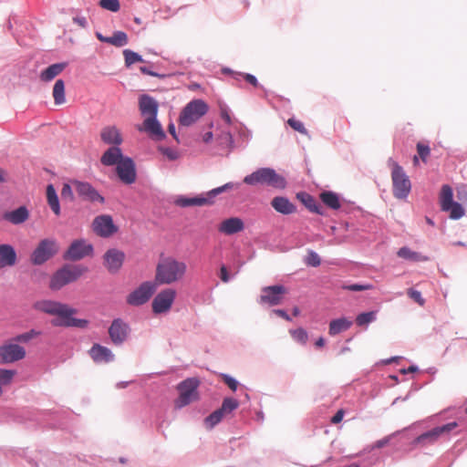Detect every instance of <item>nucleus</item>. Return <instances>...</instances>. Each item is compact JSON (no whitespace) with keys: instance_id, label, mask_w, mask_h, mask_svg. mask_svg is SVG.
Returning a JSON list of instances; mask_svg holds the SVG:
<instances>
[{"instance_id":"nucleus-1","label":"nucleus","mask_w":467,"mask_h":467,"mask_svg":"<svg viewBox=\"0 0 467 467\" xmlns=\"http://www.w3.org/2000/svg\"><path fill=\"white\" fill-rule=\"evenodd\" d=\"M35 308L46 314L56 316L57 318L51 322L55 327L85 328L88 325L87 319L74 317L77 309L67 304L53 300H42L35 304Z\"/></svg>"},{"instance_id":"nucleus-2","label":"nucleus","mask_w":467,"mask_h":467,"mask_svg":"<svg viewBox=\"0 0 467 467\" xmlns=\"http://www.w3.org/2000/svg\"><path fill=\"white\" fill-rule=\"evenodd\" d=\"M187 271V265L173 257L162 259L156 267L155 282L159 285H171L181 281Z\"/></svg>"},{"instance_id":"nucleus-3","label":"nucleus","mask_w":467,"mask_h":467,"mask_svg":"<svg viewBox=\"0 0 467 467\" xmlns=\"http://www.w3.org/2000/svg\"><path fill=\"white\" fill-rule=\"evenodd\" d=\"M244 182L248 185H266L276 189H284L286 185L285 179L274 169L260 168L244 178Z\"/></svg>"},{"instance_id":"nucleus-4","label":"nucleus","mask_w":467,"mask_h":467,"mask_svg":"<svg viewBox=\"0 0 467 467\" xmlns=\"http://www.w3.org/2000/svg\"><path fill=\"white\" fill-rule=\"evenodd\" d=\"M87 272L88 268L82 265H65L52 275L49 287L51 290L57 291L77 281Z\"/></svg>"},{"instance_id":"nucleus-5","label":"nucleus","mask_w":467,"mask_h":467,"mask_svg":"<svg viewBox=\"0 0 467 467\" xmlns=\"http://www.w3.org/2000/svg\"><path fill=\"white\" fill-rule=\"evenodd\" d=\"M391 180L393 184V195L398 199L406 198L410 192L411 183L402 167L397 162L392 163Z\"/></svg>"},{"instance_id":"nucleus-6","label":"nucleus","mask_w":467,"mask_h":467,"mask_svg":"<svg viewBox=\"0 0 467 467\" xmlns=\"http://www.w3.org/2000/svg\"><path fill=\"white\" fill-rule=\"evenodd\" d=\"M199 384V380L194 378H190L182 381L177 387L180 395L175 400V407L181 409L191 402L197 400V389Z\"/></svg>"},{"instance_id":"nucleus-7","label":"nucleus","mask_w":467,"mask_h":467,"mask_svg":"<svg viewBox=\"0 0 467 467\" xmlns=\"http://www.w3.org/2000/svg\"><path fill=\"white\" fill-rule=\"evenodd\" d=\"M207 104L202 99H194L188 103L182 109L179 122L182 126H190L206 114Z\"/></svg>"},{"instance_id":"nucleus-8","label":"nucleus","mask_w":467,"mask_h":467,"mask_svg":"<svg viewBox=\"0 0 467 467\" xmlns=\"http://www.w3.org/2000/svg\"><path fill=\"white\" fill-rule=\"evenodd\" d=\"M234 187V184L233 182H227L223 186L211 190L210 192H207L206 196L181 198L177 201V203L182 207L211 205L213 203V199L218 194L227 190H232Z\"/></svg>"},{"instance_id":"nucleus-9","label":"nucleus","mask_w":467,"mask_h":467,"mask_svg":"<svg viewBox=\"0 0 467 467\" xmlns=\"http://www.w3.org/2000/svg\"><path fill=\"white\" fill-rule=\"evenodd\" d=\"M26 351L12 338L0 345V364H11L25 358Z\"/></svg>"},{"instance_id":"nucleus-10","label":"nucleus","mask_w":467,"mask_h":467,"mask_svg":"<svg viewBox=\"0 0 467 467\" xmlns=\"http://www.w3.org/2000/svg\"><path fill=\"white\" fill-rule=\"evenodd\" d=\"M57 242L53 239H43L33 251L30 260L33 265H39L46 263L57 253Z\"/></svg>"},{"instance_id":"nucleus-11","label":"nucleus","mask_w":467,"mask_h":467,"mask_svg":"<svg viewBox=\"0 0 467 467\" xmlns=\"http://www.w3.org/2000/svg\"><path fill=\"white\" fill-rule=\"evenodd\" d=\"M458 426L457 422L452 421L450 423H447L445 425L433 428L432 430L426 431L422 433L421 435L418 436L414 441V445H420V446H429L433 443H435L439 438L443 435L447 434L452 430H454Z\"/></svg>"},{"instance_id":"nucleus-12","label":"nucleus","mask_w":467,"mask_h":467,"mask_svg":"<svg viewBox=\"0 0 467 467\" xmlns=\"http://www.w3.org/2000/svg\"><path fill=\"white\" fill-rule=\"evenodd\" d=\"M287 289L281 285H270L262 288L259 303L268 306H277L283 302Z\"/></svg>"},{"instance_id":"nucleus-13","label":"nucleus","mask_w":467,"mask_h":467,"mask_svg":"<svg viewBox=\"0 0 467 467\" xmlns=\"http://www.w3.org/2000/svg\"><path fill=\"white\" fill-rule=\"evenodd\" d=\"M155 290L154 283L144 282L127 296V303L130 306L143 305L151 297Z\"/></svg>"},{"instance_id":"nucleus-14","label":"nucleus","mask_w":467,"mask_h":467,"mask_svg":"<svg viewBox=\"0 0 467 467\" xmlns=\"http://www.w3.org/2000/svg\"><path fill=\"white\" fill-rule=\"evenodd\" d=\"M92 229L97 235L104 238L109 237L118 232V227L109 214L97 216L93 220Z\"/></svg>"},{"instance_id":"nucleus-15","label":"nucleus","mask_w":467,"mask_h":467,"mask_svg":"<svg viewBox=\"0 0 467 467\" xmlns=\"http://www.w3.org/2000/svg\"><path fill=\"white\" fill-rule=\"evenodd\" d=\"M175 297L176 291L172 288H166L161 291L152 301V311L155 314H161L169 311L174 302Z\"/></svg>"},{"instance_id":"nucleus-16","label":"nucleus","mask_w":467,"mask_h":467,"mask_svg":"<svg viewBox=\"0 0 467 467\" xmlns=\"http://www.w3.org/2000/svg\"><path fill=\"white\" fill-rule=\"evenodd\" d=\"M116 172L120 182L125 184H132L137 180L135 163L130 157H125L118 163Z\"/></svg>"},{"instance_id":"nucleus-17","label":"nucleus","mask_w":467,"mask_h":467,"mask_svg":"<svg viewBox=\"0 0 467 467\" xmlns=\"http://www.w3.org/2000/svg\"><path fill=\"white\" fill-rule=\"evenodd\" d=\"M92 253V244L87 243L85 240L80 239L72 242L64 257L67 260L78 261L84 258L85 256L91 255Z\"/></svg>"},{"instance_id":"nucleus-18","label":"nucleus","mask_w":467,"mask_h":467,"mask_svg":"<svg viewBox=\"0 0 467 467\" xmlns=\"http://www.w3.org/2000/svg\"><path fill=\"white\" fill-rule=\"evenodd\" d=\"M129 333V325L120 318L114 319L109 327V336L115 345L122 344L128 338Z\"/></svg>"},{"instance_id":"nucleus-19","label":"nucleus","mask_w":467,"mask_h":467,"mask_svg":"<svg viewBox=\"0 0 467 467\" xmlns=\"http://www.w3.org/2000/svg\"><path fill=\"white\" fill-rule=\"evenodd\" d=\"M103 258L104 265L108 271L110 273H117L122 266L125 259V254L122 251L113 248L108 250Z\"/></svg>"},{"instance_id":"nucleus-20","label":"nucleus","mask_w":467,"mask_h":467,"mask_svg":"<svg viewBox=\"0 0 467 467\" xmlns=\"http://www.w3.org/2000/svg\"><path fill=\"white\" fill-rule=\"evenodd\" d=\"M138 130L145 131L156 140H161L165 138V133L157 117L146 118L143 123L138 127Z\"/></svg>"},{"instance_id":"nucleus-21","label":"nucleus","mask_w":467,"mask_h":467,"mask_svg":"<svg viewBox=\"0 0 467 467\" xmlns=\"http://www.w3.org/2000/svg\"><path fill=\"white\" fill-rule=\"evenodd\" d=\"M73 184L78 194L83 199L89 202H99L100 203L105 202L104 197L101 196L88 182L75 181L73 182Z\"/></svg>"},{"instance_id":"nucleus-22","label":"nucleus","mask_w":467,"mask_h":467,"mask_svg":"<svg viewBox=\"0 0 467 467\" xmlns=\"http://www.w3.org/2000/svg\"><path fill=\"white\" fill-rule=\"evenodd\" d=\"M139 109L143 117L153 118L157 117L159 104L149 95H141L139 99Z\"/></svg>"},{"instance_id":"nucleus-23","label":"nucleus","mask_w":467,"mask_h":467,"mask_svg":"<svg viewBox=\"0 0 467 467\" xmlns=\"http://www.w3.org/2000/svg\"><path fill=\"white\" fill-rule=\"evenodd\" d=\"M244 229V223L239 217H231L223 220L218 226V231L226 235H232L242 232Z\"/></svg>"},{"instance_id":"nucleus-24","label":"nucleus","mask_w":467,"mask_h":467,"mask_svg":"<svg viewBox=\"0 0 467 467\" xmlns=\"http://www.w3.org/2000/svg\"><path fill=\"white\" fill-rule=\"evenodd\" d=\"M88 354L96 363H108L114 359V355L109 348L97 343L91 347L88 350Z\"/></svg>"},{"instance_id":"nucleus-25","label":"nucleus","mask_w":467,"mask_h":467,"mask_svg":"<svg viewBox=\"0 0 467 467\" xmlns=\"http://www.w3.org/2000/svg\"><path fill=\"white\" fill-rule=\"evenodd\" d=\"M16 263V253L10 244H0V268L15 265Z\"/></svg>"},{"instance_id":"nucleus-26","label":"nucleus","mask_w":467,"mask_h":467,"mask_svg":"<svg viewBox=\"0 0 467 467\" xmlns=\"http://www.w3.org/2000/svg\"><path fill=\"white\" fill-rule=\"evenodd\" d=\"M124 158L119 147H110L102 154L100 161L105 166H117Z\"/></svg>"},{"instance_id":"nucleus-27","label":"nucleus","mask_w":467,"mask_h":467,"mask_svg":"<svg viewBox=\"0 0 467 467\" xmlns=\"http://www.w3.org/2000/svg\"><path fill=\"white\" fill-rule=\"evenodd\" d=\"M100 137L103 142L112 145H119L122 142V137L119 130L114 126H109L102 129Z\"/></svg>"},{"instance_id":"nucleus-28","label":"nucleus","mask_w":467,"mask_h":467,"mask_svg":"<svg viewBox=\"0 0 467 467\" xmlns=\"http://www.w3.org/2000/svg\"><path fill=\"white\" fill-rule=\"evenodd\" d=\"M272 207L282 214H291L296 211V206L285 197L277 196L271 201Z\"/></svg>"},{"instance_id":"nucleus-29","label":"nucleus","mask_w":467,"mask_h":467,"mask_svg":"<svg viewBox=\"0 0 467 467\" xmlns=\"http://www.w3.org/2000/svg\"><path fill=\"white\" fill-rule=\"evenodd\" d=\"M28 217L29 213L25 206H21L12 212H6L3 214V218L13 224H20L26 222Z\"/></svg>"},{"instance_id":"nucleus-30","label":"nucleus","mask_w":467,"mask_h":467,"mask_svg":"<svg viewBox=\"0 0 467 467\" xmlns=\"http://www.w3.org/2000/svg\"><path fill=\"white\" fill-rule=\"evenodd\" d=\"M67 67V63H56L47 67L39 76L44 82H49L58 76Z\"/></svg>"},{"instance_id":"nucleus-31","label":"nucleus","mask_w":467,"mask_h":467,"mask_svg":"<svg viewBox=\"0 0 467 467\" xmlns=\"http://www.w3.org/2000/svg\"><path fill=\"white\" fill-rule=\"evenodd\" d=\"M323 204L330 209L338 210L341 207L342 202L337 193L323 191Z\"/></svg>"},{"instance_id":"nucleus-32","label":"nucleus","mask_w":467,"mask_h":467,"mask_svg":"<svg viewBox=\"0 0 467 467\" xmlns=\"http://www.w3.org/2000/svg\"><path fill=\"white\" fill-rule=\"evenodd\" d=\"M47 200L51 210L56 215L60 214V205L57 192L52 184L47 186Z\"/></svg>"},{"instance_id":"nucleus-33","label":"nucleus","mask_w":467,"mask_h":467,"mask_svg":"<svg viewBox=\"0 0 467 467\" xmlns=\"http://www.w3.org/2000/svg\"><path fill=\"white\" fill-rule=\"evenodd\" d=\"M351 324L352 322L345 317L335 319L329 324V334L335 336L346 331L350 327Z\"/></svg>"},{"instance_id":"nucleus-34","label":"nucleus","mask_w":467,"mask_h":467,"mask_svg":"<svg viewBox=\"0 0 467 467\" xmlns=\"http://www.w3.org/2000/svg\"><path fill=\"white\" fill-rule=\"evenodd\" d=\"M453 202V193L451 186L445 184L441 187L440 194V204L442 211H447Z\"/></svg>"},{"instance_id":"nucleus-35","label":"nucleus","mask_w":467,"mask_h":467,"mask_svg":"<svg viewBox=\"0 0 467 467\" xmlns=\"http://www.w3.org/2000/svg\"><path fill=\"white\" fill-rule=\"evenodd\" d=\"M397 254L400 258L413 262H424L428 260L427 256L422 255L420 253L414 252L406 246L400 248Z\"/></svg>"},{"instance_id":"nucleus-36","label":"nucleus","mask_w":467,"mask_h":467,"mask_svg":"<svg viewBox=\"0 0 467 467\" xmlns=\"http://www.w3.org/2000/svg\"><path fill=\"white\" fill-rule=\"evenodd\" d=\"M52 95L56 105H61L66 102L65 83L62 79H57L55 82Z\"/></svg>"},{"instance_id":"nucleus-37","label":"nucleus","mask_w":467,"mask_h":467,"mask_svg":"<svg viewBox=\"0 0 467 467\" xmlns=\"http://www.w3.org/2000/svg\"><path fill=\"white\" fill-rule=\"evenodd\" d=\"M108 44L115 47H123L128 44V36L123 31H117L111 36H109Z\"/></svg>"},{"instance_id":"nucleus-38","label":"nucleus","mask_w":467,"mask_h":467,"mask_svg":"<svg viewBox=\"0 0 467 467\" xmlns=\"http://www.w3.org/2000/svg\"><path fill=\"white\" fill-rule=\"evenodd\" d=\"M216 140L223 150H231L233 149L234 140L229 131H223Z\"/></svg>"},{"instance_id":"nucleus-39","label":"nucleus","mask_w":467,"mask_h":467,"mask_svg":"<svg viewBox=\"0 0 467 467\" xmlns=\"http://www.w3.org/2000/svg\"><path fill=\"white\" fill-rule=\"evenodd\" d=\"M15 375L13 369L0 368V396L3 393L2 386L10 384Z\"/></svg>"},{"instance_id":"nucleus-40","label":"nucleus","mask_w":467,"mask_h":467,"mask_svg":"<svg viewBox=\"0 0 467 467\" xmlns=\"http://www.w3.org/2000/svg\"><path fill=\"white\" fill-rule=\"evenodd\" d=\"M239 406V402L233 398H226L223 400V404L220 408L221 411L226 416L232 411L236 410Z\"/></svg>"},{"instance_id":"nucleus-41","label":"nucleus","mask_w":467,"mask_h":467,"mask_svg":"<svg viewBox=\"0 0 467 467\" xmlns=\"http://www.w3.org/2000/svg\"><path fill=\"white\" fill-rule=\"evenodd\" d=\"M225 415L221 411L220 409L214 410L205 419V424L207 428L212 429L218 424Z\"/></svg>"},{"instance_id":"nucleus-42","label":"nucleus","mask_w":467,"mask_h":467,"mask_svg":"<svg viewBox=\"0 0 467 467\" xmlns=\"http://www.w3.org/2000/svg\"><path fill=\"white\" fill-rule=\"evenodd\" d=\"M124 58H125V64L127 67L131 66L134 63L137 62H143V59L141 56H140L138 53L131 51L130 49H125L123 51Z\"/></svg>"},{"instance_id":"nucleus-43","label":"nucleus","mask_w":467,"mask_h":467,"mask_svg":"<svg viewBox=\"0 0 467 467\" xmlns=\"http://www.w3.org/2000/svg\"><path fill=\"white\" fill-rule=\"evenodd\" d=\"M446 212L450 213V218L453 220L460 219L464 215V209L460 203L455 202L451 203V206Z\"/></svg>"},{"instance_id":"nucleus-44","label":"nucleus","mask_w":467,"mask_h":467,"mask_svg":"<svg viewBox=\"0 0 467 467\" xmlns=\"http://www.w3.org/2000/svg\"><path fill=\"white\" fill-rule=\"evenodd\" d=\"M38 335H39V332L32 329V330L28 331V332H26V333H23V334H19V335L16 336L15 337H13L12 339L16 344L18 342H20V343H27L28 341H30L34 337H37Z\"/></svg>"},{"instance_id":"nucleus-45","label":"nucleus","mask_w":467,"mask_h":467,"mask_svg":"<svg viewBox=\"0 0 467 467\" xmlns=\"http://www.w3.org/2000/svg\"><path fill=\"white\" fill-rule=\"evenodd\" d=\"M290 334L292 336V337L294 338V340H296V342L300 343V344H306V341H307V333L305 329L303 328H296L295 330H290Z\"/></svg>"},{"instance_id":"nucleus-46","label":"nucleus","mask_w":467,"mask_h":467,"mask_svg":"<svg viewBox=\"0 0 467 467\" xmlns=\"http://www.w3.org/2000/svg\"><path fill=\"white\" fill-rule=\"evenodd\" d=\"M374 319H375L374 312H366V313L359 314L356 318V322L358 326L362 327V326L368 325V323L372 322Z\"/></svg>"},{"instance_id":"nucleus-47","label":"nucleus","mask_w":467,"mask_h":467,"mask_svg":"<svg viewBox=\"0 0 467 467\" xmlns=\"http://www.w3.org/2000/svg\"><path fill=\"white\" fill-rule=\"evenodd\" d=\"M99 5L111 12H118L120 8L119 0H100Z\"/></svg>"},{"instance_id":"nucleus-48","label":"nucleus","mask_w":467,"mask_h":467,"mask_svg":"<svg viewBox=\"0 0 467 467\" xmlns=\"http://www.w3.org/2000/svg\"><path fill=\"white\" fill-rule=\"evenodd\" d=\"M417 151H418V155L421 159V161L423 162H427V160L431 154L430 147L422 142H418L417 143Z\"/></svg>"},{"instance_id":"nucleus-49","label":"nucleus","mask_w":467,"mask_h":467,"mask_svg":"<svg viewBox=\"0 0 467 467\" xmlns=\"http://www.w3.org/2000/svg\"><path fill=\"white\" fill-rule=\"evenodd\" d=\"M296 198L300 200L308 209L314 210V200L311 195L306 192H301L296 193Z\"/></svg>"},{"instance_id":"nucleus-50","label":"nucleus","mask_w":467,"mask_h":467,"mask_svg":"<svg viewBox=\"0 0 467 467\" xmlns=\"http://www.w3.org/2000/svg\"><path fill=\"white\" fill-rule=\"evenodd\" d=\"M305 263L309 266H318L320 265L319 255L313 251H309L305 257Z\"/></svg>"},{"instance_id":"nucleus-51","label":"nucleus","mask_w":467,"mask_h":467,"mask_svg":"<svg viewBox=\"0 0 467 467\" xmlns=\"http://www.w3.org/2000/svg\"><path fill=\"white\" fill-rule=\"evenodd\" d=\"M159 151L161 152L170 161H175L179 158V152L169 147H159Z\"/></svg>"},{"instance_id":"nucleus-52","label":"nucleus","mask_w":467,"mask_h":467,"mask_svg":"<svg viewBox=\"0 0 467 467\" xmlns=\"http://www.w3.org/2000/svg\"><path fill=\"white\" fill-rule=\"evenodd\" d=\"M287 124L295 130L300 132V133H306V129H305V126L303 124V122H301L300 120L298 119H296L294 118H291L287 120Z\"/></svg>"},{"instance_id":"nucleus-53","label":"nucleus","mask_w":467,"mask_h":467,"mask_svg":"<svg viewBox=\"0 0 467 467\" xmlns=\"http://www.w3.org/2000/svg\"><path fill=\"white\" fill-rule=\"evenodd\" d=\"M244 78L248 83H250L251 85H253L254 87H257L258 86V81L256 79V78L254 76V75H251V74H242V73H234V78L235 79H239V78Z\"/></svg>"},{"instance_id":"nucleus-54","label":"nucleus","mask_w":467,"mask_h":467,"mask_svg":"<svg viewBox=\"0 0 467 467\" xmlns=\"http://www.w3.org/2000/svg\"><path fill=\"white\" fill-rule=\"evenodd\" d=\"M408 296L412 299L414 300L415 302H417L420 306H423L424 303H425V300L423 299V297L421 296V294L420 291H417V290H414L412 288L409 289L408 290Z\"/></svg>"},{"instance_id":"nucleus-55","label":"nucleus","mask_w":467,"mask_h":467,"mask_svg":"<svg viewBox=\"0 0 467 467\" xmlns=\"http://www.w3.org/2000/svg\"><path fill=\"white\" fill-rule=\"evenodd\" d=\"M223 382L233 390L235 391L238 387V382L232 377L226 374L222 375Z\"/></svg>"},{"instance_id":"nucleus-56","label":"nucleus","mask_w":467,"mask_h":467,"mask_svg":"<svg viewBox=\"0 0 467 467\" xmlns=\"http://www.w3.org/2000/svg\"><path fill=\"white\" fill-rule=\"evenodd\" d=\"M61 196L63 198H67L69 200H73V192L71 186L67 183H65L61 190Z\"/></svg>"},{"instance_id":"nucleus-57","label":"nucleus","mask_w":467,"mask_h":467,"mask_svg":"<svg viewBox=\"0 0 467 467\" xmlns=\"http://www.w3.org/2000/svg\"><path fill=\"white\" fill-rule=\"evenodd\" d=\"M369 287H370V285H358V284L344 286L345 289H348V290L353 291V292L367 290Z\"/></svg>"},{"instance_id":"nucleus-58","label":"nucleus","mask_w":467,"mask_h":467,"mask_svg":"<svg viewBox=\"0 0 467 467\" xmlns=\"http://www.w3.org/2000/svg\"><path fill=\"white\" fill-rule=\"evenodd\" d=\"M344 414H345L344 410H342V409L338 410L337 411V413L331 418V423L337 424V423L341 422V420H343Z\"/></svg>"},{"instance_id":"nucleus-59","label":"nucleus","mask_w":467,"mask_h":467,"mask_svg":"<svg viewBox=\"0 0 467 467\" xmlns=\"http://www.w3.org/2000/svg\"><path fill=\"white\" fill-rule=\"evenodd\" d=\"M220 278L223 283H227L230 280L228 270L225 265H222L220 268Z\"/></svg>"},{"instance_id":"nucleus-60","label":"nucleus","mask_w":467,"mask_h":467,"mask_svg":"<svg viewBox=\"0 0 467 467\" xmlns=\"http://www.w3.org/2000/svg\"><path fill=\"white\" fill-rule=\"evenodd\" d=\"M73 22L82 28H86L88 26V21L84 16H76L73 18Z\"/></svg>"},{"instance_id":"nucleus-61","label":"nucleus","mask_w":467,"mask_h":467,"mask_svg":"<svg viewBox=\"0 0 467 467\" xmlns=\"http://www.w3.org/2000/svg\"><path fill=\"white\" fill-rule=\"evenodd\" d=\"M221 117L228 125L232 124L231 116L227 109L223 108L221 109Z\"/></svg>"},{"instance_id":"nucleus-62","label":"nucleus","mask_w":467,"mask_h":467,"mask_svg":"<svg viewBox=\"0 0 467 467\" xmlns=\"http://www.w3.org/2000/svg\"><path fill=\"white\" fill-rule=\"evenodd\" d=\"M390 441V436H388V437H385L381 440H379L376 441L375 445H374V448H382L384 446H386Z\"/></svg>"},{"instance_id":"nucleus-63","label":"nucleus","mask_w":467,"mask_h":467,"mask_svg":"<svg viewBox=\"0 0 467 467\" xmlns=\"http://www.w3.org/2000/svg\"><path fill=\"white\" fill-rule=\"evenodd\" d=\"M274 312H275L277 316H279L280 317H282V318H284V319H285V320H287V321H290V320H291L290 317H289V316L286 314V312H285V310H283V309H275Z\"/></svg>"},{"instance_id":"nucleus-64","label":"nucleus","mask_w":467,"mask_h":467,"mask_svg":"<svg viewBox=\"0 0 467 467\" xmlns=\"http://www.w3.org/2000/svg\"><path fill=\"white\" fill-rule=\"evenodd\" d=\"M168 131L172 135L175 140L179 141L176 131H175V126L174 124L171 123L168 126Z\"/></svg>"}]
</instances>
